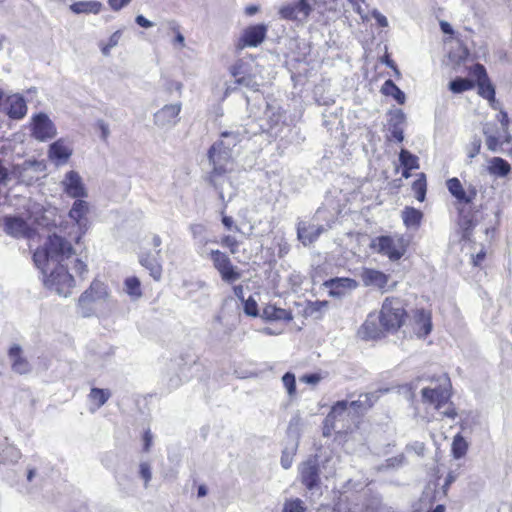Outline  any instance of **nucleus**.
<instances>
[{"label":"nucleus","instance_id":"30","mask_svg":"<svg viewBox=\"0 0 512 512\" xmlns=\"http://www.w3.org/2000/svg\"><path fill=\"white\" fill-rule=\"evenodd\" d=\"M482 132L485 136L487 149L491 152H499L503 142H501L500 131L493 123H486Z\"/></svg>","mask_w":512,"mask_h":512},{"label":"nucleus","instance_id":"58","mask_svg":"<svg viewBox=\"0 0 512 512\" xmlns=\"http://www.w3.org/2000/svg\"><path fill=\"white\" fill-rule=\"evenodd\" d=\"M404 461H405L404 455L400 454V455L388 458L385 461V464L383 465V467H385V468H398V467L403 465Z\"/></svg>","mask_w":512,"mask_h":512},{"label":"nucleus","instance_id":"49","mask_svg":"<svg viewBox=\"0 0 512 512\" xmlns=\"http://www.w3.org/2000/svg\"><path fill=\"white\" fill-rule=\"evenodd\" d=\"M282 383L290 397L296 394V378L292 372H286L282 376Z\"/></svg>","mask_w":512,"mask_h":512},{"label":"nucleus","instance_id":"21","mask_svg":"<svg viewBox=\"0 0 512 512\" xmlns=\"http://www.w3.org/2000/svg\"><path fill=\"white\" fill-rule=\"evenodd\" d=\"M361 279L366 287H374L381 291H385L388 285L390 276L385 274L382 271L372 269V268H363L361 272Z\"/></svg>","mask_w":512,"mask_h":512},{"label":"nucleus","instance_id":"42","mask_svg":"<svg viewBox=\"0 0 512 512\" xmlns=\"http://www.w3.org/2000/svg\"><path fill=\"white\" fill-rule=\"evenodd\" d=\"M473 87L474 83L472 80L462 77H457L449 83V89L456 94L470 90Z\"/></svg>","mask_w":512,"mask_h":512},{"label":"nucleus","instance_id":"13","mask_svg":"<svg viewBox=\"0 0 512 512\" xmlns=\"http://www.w3.org/2000/svg\"><path fill=\"white\" fill-rule=\"evenodd\" d=\"M181 109L180 102L163 106L154 114V124L162 129L174 127L179 122Z\"/></svg>","mask_w":512,"mask_h":512},{"label":"nucleus","instance_id":"31","mask_svg":"<svg viewBox=\"0 0 512 512\" xmlns=\"http://www.w3.org/2000/svg\"><path fill=\"white\" fill-rule=\"evenodd\" d=\"M190 232L192 234V237L195 241V246L197 247V252L200 254V256L204 257L205 252L208 251L206 249V245L209 242V239L206 235V227L203 224H191Z\"/></svg>","mask_w":512,"mask_h":512},{"label":"nucleus","instance_id":"46","mask_svg":"<svg viewBox=\"0 0 512 512\" xmlns=\"http://www.w3.org/2000/svg\"><path fill=\"white\" fill-rule=\"evenodd\" d=\"M412 189L415 192V197L418 201L422 202L426 196V177L424 173H421L412 185Z\"/></svg>","mask_w":512,"mask_h":512},{"label":"nucleus","instance_id":"51","mask_svg":"<svg viewBox=\"0 0 512 512\" xmlns=\"http://www.w3.org/2000/svg\"><path fill=\"white\" fill-rule=\"evenodd\" d=\"M235 83L254 92H257L259 88V84L257 83L255 77L249 73L245 76H241L239 80H235Z\"/></svg>","mask_w":512,"mask_h":512},{"label":"nucleus","instance_id":"8","mask_svg":"<svg viewBox=\"0 0 512 512\" xmlns=\"http://www.w3.org/2000/svg\"><path fill=\"white\" fill-rule=\"evenodd\" d=\"M210 258L213 267L218 271L223 282L232 284L241 278V272L234 266L227 254L220 250H209L205 256Z\"/></svg>","mask_w":512,"mask_h":512},{"label":"nucleus","instance_id":"36","mask_svg":"<svg viewBox=\"0 0 512 512\" xmlns=\"http://www.w3.org/2000/svg\"><path fill=\"white\" fill-rule=\"evenodd\" d=\"M75 14H98L102 9V3L98 1H79L70 6Z\"/></svg>","mask_w":512,"mask_h":512},{"label":"nucleus","instance_id":"24","mask_svg":"<svg viewBox=\"0 0 512 512\" xmlns=\"http://www.w3.org/2000/svg\"><path fill=\"white\" fill-rule=\"evenodd\" d=\"M6 113L11 119H22L27 113V105L24 97L13 94L6 98Z\"/></svg>","mask_w":512,"mask_h":512},{"label":"nucleus","instance_id":"40","mask_svg":"<svg viewBox=\"0 0 512 512\" xmlns=\"http://www.w3.org/2000/svg\"><path fill=\"white\" fill-rule=\"evenodd\" d=\"M298 449V441H292L289 445H287L281 455V466L284 469H289L292 466L294 456Z\"/></svg>","mask_w":512,"mask_h":512},{"label":"nucleus","instance_id":"52","mask_svg":"<svg viewBox=\"0 0 512 512\" xmlns=\"http://www.w3.org/2000/svg\"><path fill=\"white\" fill-rule=\"evenodd\" d=\"M242 302L244 303V312L248 316L256 317L259 315L258 305L254 298L249 297L247 300Z\"/></svg>","mask_w":512,"mask_h":512},{"label":"nucleus","instance_id":"19","mask_svg":"<svg viewBox=\"0 0 512 512\" xmlns=\"http://www.w3.org/2000/svg\"><path fill=\"white\" fill-rule=\"evenodd\" d=\"M446 186L450 194L459 202L464 204L472 203L477 196V190L474 186L464 189L460 180L456 177L450 178L446 182Z\"/></svg>","mask_w":512,"mask_h":512},{"label":"nucleus","instance_id":"33","mask_svg":"<svg viewBox=\"0 0 512 512\" xmlns=\"http://www.w3.org/2000/svg\"><path fill=\"white\" fill-rule=\"evenodd\" d=\"M21 458L18 448L7 443L4 439L0 441V464H14Z\"/></svg>","mask_w":512,"mask_h":512},{"label":"nucleus","instance_id":"22","mask_svg":"<svg viewBox=\"0 0 512 512\" xmlns=\"http://www.w3.org/2000/svg\"><path fill=\"white\" fill-rule=\"evenodd\" d=\"M324 285L329 289V294L337 298L344 296L347 291H352L358 287L356 280L339 277L327 280Z\"/></svg>","mask_w":512,"mask_h":512},{"label":"nucleus","instance_id":"34","mask_svg":"<svg viewBox=\"0 0 512 512\" xmlns=\"http://www.w3.org/2000/svg\"><path fill=\"white\" fill-rule=\"evenodd\" d=\"M261 317L266 320H292V314L290 311L276 307L273 304H268L263 308Z\"/></svg>","mask_w":512,"mask_h":512},{"label":"nucleus","instance_id":"55","mask_svg":"<svg viewBox=\"0 0 512 512\" xmlns=\"http://www.w3.org/2000/svg\"><path fill=\"white\" fill-rule=\"evenodd\" d=\"M354 7V10L360 15L365 21L369 19V10L364 8L362 4H365V0H348Z\"/></svg>","mask_w":512,"mask_h":512},{"label":"nucleus","instance_id":"4","mask_svg":"<svg viewBox=\"0 0 512 512\" xmlns=\"http://www.w3.org/2000/svg\"><path fill=\"white\" fill-rule=\"evenodd\" d=\"M450 388V379L446 374H442L437 379L432 380L429 386L422 388L423 404L440 411L449 402L451 397Z\"/></svg>","mask_w":512,"mask_h":512},{"label":"nucleus","instance_id":"59","mask_svg":"<svg viewBox=\"0 0 512 512\" xmlns=\"http://www.w3.org/2000/svg\"><path fill=\"white\" fill-rule=\"evenodd\" d=\"M221 244L225 247H228L231 253L234 254L237 252L238 242L234 237L230 235L224 236L221 240Z\"/></svg>","mask_w":512,"mask_h":512},{"label":"nucleus","instance_id":"63","mask_svg":"<svg viewBox=\"0 0 512 512\" xmlns=\"http://www.w3.org/2000/svg\"><path fill=\"white\" fill-rule=\"evenodd\" d=\"M497 120L500 122L503 132H507L509 126V117L508 114L501 110L497 115Z\"/></svg>","mask_w":512,"mask_h":512},{"label":"nucleus","instance_id":"3","mask_svg":"<svg viewBox=\"0 0 512 512\" xmlns=\"http://www.w3.org/2000/svg\"><path fill=\"white\" fill-rule=\"evenodd\" d=\"M43 276L45 287L58 295L68 297L76 285V280L69 273V264L47 265L37 267Z\"/></svg>","mask_w":512,"mask_h":512},{"label":"nucleus","instance_id":"15","mask_svg":"<svg viewBox=\"0 0 512 512\" xmlns=\"http://www.w3.org/2000/svg\"><path fill=\"white\" fill-rule=\"evenodd\" d=\"M63 191L71 198L87 197V189L80 174L74 170L67 172L61 181Z\"/></svg>","mask_w":512,"mask_h":512},{"label":"nucleus","instance_id":"32","mask_svg":"<svg viewBox=\"0 0 512 512\" xmlns=\"http://www.w3.org/2000/svg\"><path fill=\"white\" fill-rule=\"evenodd\" d=\"M9 357L12 362V369L16 373L25 374L31 369L29 362L22 357L21 347L14 345L9 349Z\"/></svg>","mask_w":512,"mask_h":512},{"label":"nucleus","instance_id":"41","mask_svg":"<svg viewBox=\"0 0 512 512\" xmlns=\"http://www.w3.org/2000/svg\"><path fill=\"white\" fill-rule=\"evenodd\" d=\"M125 292L133 299H138L142 296L141 284L137 277H128L124 281Z\"/></svg>","mask_w":512,"mask_h":512},{"label":"nucleus","instance_id":"14","mask_svg":"<svg viewBox=\"0 0 512 512\" xmlns=\"http://www.w3.org/2000/svg\"><path fill=\"white\" fill-rule=\"evenodd\" d=\"M264 116L267 122V131L274 137H278L285 124V112L276 103H266Z\"/></svg>","mask_w":512,"mask_h":512},{"label":"nucleus","instance_id":"50","mask_svg":"<svg viewBox=\"0 0 512 512\" xmlns=\"http://www.w3.org/2000/svg\"><path fill=\"white\" fill-rule=\"evenodd\" d=\"M249 64L244 62L243 60H238L235 64H233L230 68L231 75L235 78V80H239L241 76H245L248 74Z\"/></svg>","mask_w":512,"mask_h":512},{"label":"nucleus","instance_id":"29","mask_svg":"<svg viewBox=\"0 0 512 512\" xmlns=\"http://www.w3.org/2000/svg\"><path fill=\"white\" fill-rule=\"evenodd\" d=\"M48 155L57 165L63 164L72 155V148L63 139H59L50 145Z\"/></svg>","mask_w":512,"mask_h":512},{"label":"nucleus","instance_id":"7","mask_svg":"<svg viewBox=\"0 0 512 512\" xmlns=\"http://www.w3.org/2000/svg\"><path fill=\"white\" fill-rule=\"evenodd\" d=\"M108 295L107 286L99 280H94L78 299V309L81 316L90 317L94 313L93 304L105 301Z\"/></svg>","mask_w":512,"mask_h":512},{"label":"nucleus","instance_id":"56","mask_svg":"<svg viewBox=\"0 0 512 512\" xmlns=\"http://www.w3.org/2000/svg\"><path fill=\"white\" fill-rule=\"evenodd\" d=\"M182 88H183V85L179 81H174V80H169V79L165 80L164 89L169 94H171L173 91H176L180 95L182 92Z\"/></svg>","mask_w":512,"mask_h":512},{"label":"nucleus","instance_id":"10","mask_svg":"<svg viewBox=\"0 0 512 512\" xmlns=\"http://www.w3.org/2000/svg\"><path fill=\"white\" fill-rule=\"evenodd\" d=\"M312 10L310 0H294L282 5L278 13L282 19L303 24Z\"/></svg>","mask_w":512,"mask_h":512},{"label":"nucleus","instance_id":"17","mask_svg":"<svg viewBox=\"0 0 512 512\" xmlns=\"http://www.w3.org/2000/svg\"><path fill=\"white\" fill-rule=\"evenodd\" d=\"M386 391L378 390L360 394L357 400L348 401V408L352 414V419L364 415L378 401L380 395Z\"/></svg>","mask_w":512,"mask_h":512},{"label":"nucleus","instance_id":"23","mask_svg":"<svg viewBox=\"0 0 512 512\" xmlns=\"http://www.w3.org/2000/svg\"><path fill=\"white\" fill-rule=\"evenodd\" d=\"M383 331L385 330L379 321V316L369 314L359 330V335L365 340H373L379 338Z\"/></svg>","mask_w":512,"mask_h":512},{"label":"nucleus","instance_id":"48","mask_svg":"<svg viewBox=\"0 0 512 512\" xmlns=\"http://www.w3.org/2000/svg\"><path fill=\"white\" fill-rule=\"evenodd\" d=\"M305 503L299 499L287 500L283 505L282 512H306Z\"/></svg>","mask_w":512,"mask_h":512},{"label":"nucleus","instance_id":"1","mask_svg":"<svg viewBox=\"0 0 512 512\" xmlns=\"http://www.w3.org/2000/svg\"><path fill=\"white\" fill-rule=\"evenodd\" d=\"M247 138V131L243 128L223 131L207 152L210 170L206 179L217 191L219 198L225 202V190H230L227 201L233 197L234 191L229 174L233 170L234 158L239 153L241 142Z\"/></svg>","mask_w":512,"mask_h":512},{"label":"nucleus","instance_id":"26","mask_svg":"<svg viewBox=\"0 0 512 512\" xmlns=\"http://www.w3.org/2000/svg\"><path fill=\"white\" fill-rule=\"evenodd\" d=\"M413 330L418 338H424L430 334L432 330L431 314L424 309L416 310Z\"/></svg>","mask_w":512,"mask_h":512},{"label":"nucleus","instance_id":"62","mask_svg":"<svg viewBox=\"0 0 512 512\" xmlns=\"http://www.w3.org/2000/svg\"><path fill=\"white\" fill-rule=\"evenodd\" d=\"M131 0H108L110 8L114 11H119L127 6Z\"/></svg>","mask_w":512,"mask_h":512},{"label":"nucleus","instance_id":"18","mask_svg":"<svg viewBox=\"0 0 512 512\" xmlns=\"http://www.w3.org/2000/svg\"><path fill=\"white\" fill-rule=\"evenodd\" d=\"M267 34V26L264 24L251 25L243 30L239 38L237 47L244 49L246 47H257L260 45Z\"/></svg>","mask_w":512,"mask_h":512},{"label":"nucleus","instance_id":"27","mask_svg":"<svg viewBox=\"0 0 512 512\" xmlns=\"http://www.w3.org/2000/svg\"><path fill=\"white\" fill-rule=\"evenodd\" d=\"M160 252L161 250L158 249L156 255L142 253L139 256L140 264L149 271L150 276L156 281H159L162 277V266L158 259Z\"/></svg>","mask_w":512,"mask_h":512},{"label":"nucleus","instance_id":"44","mask_svg":"<svg viewBox=\"0 0 512 512\" xmlns=\"http://www.w3.org/2000/svg\"><path fill=\"white\" fill-rule=\"evenodd\" d=\"M303 425L302 417L299 413H295L288 424L287 433L290 437L294 438L293 441H298L300 430Z\"/></svg>","mask_w":512,"mask_h":512},{"label":"nucleus","instance_id":"9","mask_svg":"<svg viewBox=\"0 0 512 512\" xmlns=\"http://www.w3.org/2000/svg\"><path fill=\"white\" fill-rule=\"evenodd\" d=\"M298 472L299 479L307 490L314 491L320 488L321 477L317 457L310 456L303 461L298 467Z\"/></svg>","mask_w":512,"mask_h":512},{"label":"nucleus","instance_id":"60","mask_svg":"<svg viewBox=\"0 0 512 512\" xmlns=\"http://www.w3.org/2000/svg\"><path fill=\"white\" fill-rule=\"evenodd\" d=\"M370 15V12H369ZM371 16L376 20L377 24L380 27H387L388 26V20L387 18L381 14L377 9H373L371 11Z\"/></svg>","mask_w":512,"mask_h":512},{"label":"nucleus","instance_id":"12","mask_svg":"<svg viewBox=\"0 0 512 512\" xmlns=\"http://www.w3.org/2000/svg\"><path fill=\"white\" fill-rule=\"evenodd\" d=\"M349 419L354 421L348 408V401L341 400L332 406L331 411L325 419V424L326 426L330 425L335 430H343L349 427L345 424V422H348Z\"/></svg>","mask_w":512,"mask_h":512},{"label":"nucleus","instance_id":"20","mask_svg":"<svg viewBox=\"0 0 512 512\" xmlns=\"http://www.w3.org/2000/svg\"><path fill=\"white\" fill-rule=\"evenodd\" d=\"M4 231L16 238H29L32 234L30 226L20 217L6 216L4 218Z\"/></svg>","mask_w":512,"mask_h":512},{"label":"nucleus","instance_id":"47","mask_svg":"<svg viewBox=\"0 0 512 512\" xmlns=\"http://www.w3.org/2000/svg\"><path fill=\"white\" fill-rule=\"evenodd\" d=\"M467 448L468 446L465 439L460 435L455 436L452 443V453L454 458H462L466 454Z\"/></svg>","mask_w":512,"mask_h":512},{"label":"nucleus","instance_id":"16","mask_svg":"<svg viewBox=\"0 0 512 512\" xmlns=\"http://www.w3.org/2000/svg\"><path fill=\"white\" fill-rule=\"evenodd\" d=\"M32 135L39 141H46L56 135V127L45 113H38L33 117Z\"/></svg>","mask_w":512,"mask_h":512},{"label":"nucleus","instance_id":"64","mask_svg":"<svg viewBox=\"0 0 512 512\" xmlns=\"http://www.w3.org/2000/svg\"><path fill=\"white\" fill-rule=\"evenodd\" d=\"M153 436L150 430H146L143 435V450L148 452L152 446Z\"/></svg>","mask_w":512,"mask_h":512},{"label":"nucleus","instance_id":"43","mask_svg":"<svg viewBox=\"0 0 512 512\" xmlns=\"http://www.w3.org/2000/svg\"><path fill=\"white\" fill-rule=\"evenodd\" d=\"M399 161L403 168H408L412 170L419 168L418 157L406 149H402L400 151Z\"/></svg>","mask_w":512,"mask_h":512},{"label":"nucleus","instance_id":"2","mask_svg":"<svg viewBox=\"0 0 512 512\" xmlns=\"http://www.w3.org/2000/svg\"><path fill=\"white\" fill-rule=\"evenodd\" d=\"M76 254L70 241L58 234L49 235L44 244L33 254L36 267L47 265L73 264L72 269L83 280L88 273L87 264L79 258L71 259Z\"/></svg>","mask_w":512,"mask_h":512},{"label":"nucleus","instance_id":"35","mask_svg":"<svg viewBox=\"0 0 512 512\" xmlns=\"http://www.w3.org/2000/svg\"><path fill=\"white\" fill-rule=\"evenodd\" d=\"M488 172L497 177H506L511 172V166L505 159L493 157L489 160Z\"/></svg>","mask_w":512,"mask_h":512},{"label":"nucleus","instance_id":"53","mask_svg":"<svg viewBox=\"0 0 512 512\" xmlns=\"http://www.w3.org/2000/svg\"><path fill=\"white\" fill-rule=\"evenodd\" d=\"M481 139L475 136L469 146L467 147V155L470 159L476 157L480 153L481 149Z\"/></svg>","mask_w":512,"mask_h":512},{"label":"nucleus","instance_id":"37","mask_svg":"<svg viewBox=\"0 0 512 512\" xmlns=\"http://www.w3.org/2000/svg\"><path fill=\"white\" fill-rule=\"evenodd\" d=\"M478 94L488 100L491 108L494 110L499 109L500 104L495 99V88L489 79L478 83Z\"/></svg>","mask_w":512,"mask_h":512},{"label":"nucleus","instance_id":"61","mask_svg":"<svg viewBox=\"0 0 512 512\" xmlns=\"http://www.w3.org/2000/svg\"><path fill=\"white\" fill-rule=\"evenodd\" d=\"M300 380L304 383L315 385L321 380V376L317 373L305 374Z\"/></svg>","mask_w":512,"mask_h":512},{"label":"nucleus","instance_id":"38","mask_svg":"<svg viewBox=\"0 0 512 512\" xmlns=\"http://www.w3.org/2000/svg\"><path fill=\"white\" fill-rule=\"evenodd\" d=\"M381 92L386 96H392L400 105L405 102L404 92L391 79L384 82Z\"/></svg>","mask_w":512,"mask_h":512},{"label":"nucleus","instance_id":"54","mask_svg":"<svg viewBox=\"0 0 512 512\" xmlns=\"http://www.w3.org/2000/svg\"><path fill=\"white\" fill-rule=\"evenodd\" d=\"M139 474L141 478L144 480V486L147 487L151 478H152V472H151V466L147 462H142L139 465Z\"/></svg>","mask_w":512,"mask_h":512},{"label":"nucleus","instance_id":"28","mask_svg":"<svg viewBox=\"0 0 512 512\" xmlns=\"http://www.w3.org/2000/svg\"><path fill=\"white\" fill-rule=\"evenodd\" d=\"M111 396L112 393L107 388L92 387L87 396L89 402V411L91 413H95L98 409L107 403Z\"/></svg>","mask_w":512,"mask_h":512},{"label":"nucleus","instance_id":"11","mask_svg":"<svg viewBox=\"0 0 512 512\" xmlns=\"http://www.w3.org/2000/svg\"><path fill=\"white\" fill-rule=\"evenodd\" d=\"M88 213V203L83 199H76L69 211V217L71 220L75 222V225L77 227V232L73 237V240L76 243H79L82 236L87 232L89 228V220L87 217Z\"/></svg>","mask_w":512,"mask_h":512},{"label":"nucleus","instance_id":"57","mask_svg":"<svg viewBox=\"0 0 512 512\" xmlns=\"http://www.w3.org/2000/svg\"><path fill=\"white\" fill-rule=\"evenodd\" d=\"M472 74L477 79V84L482 82V81L488 80L486 69L481 64H476L473 67Z\"/></svg>","mask_w":512,"mask_h":512},{"label":"nucleus","instance_id":"39","mask_svg":"<svg viewBox=\"0 0 512 512\" xmlns=\"http://www.w3.org/2000/svg\"><path fill=\"white\" fill-rule=\"evenodd\" d=\"M402 218L407 227H418L422 219V213L415 208L407 207L402 212Z\"/></svg>","mask_w":512,"mask_h":512},{"label":"nucleus","instance_id":"6","mask_svg":"<svg viewBox=\"0 0 512 512\" xmlns=\"http://www.w3.org/2000/svg\"><path fill=\"white\" fill-rule=\"evenodd\" d=\"M406 317L403 302L399 298L387 297L382 304L379 321L387 332L399 329Z\"/></svg>","mask_w":512,"mask_h":512},{"label":"nucleus","instance_id":"45","mask_svg":"<svg viewBox=\"0 0 512 512\" xmlns=\"http://www.w3.org/2000/svg\"><path fill=\"white\" fill-rule=\"evenodd\" d=\"M122 36V30L115 31L108 39L107 43L100 42L99 47L104 56H109L111 49L116 47L119 44V41Z\"/></svg>","mask_w":512,"mask_h":512},{"label":"nucleus","instance_id":"25","mask_svg":"<svg viewBox=\"0 0 512 512\" xmlns=\"http://www.w3.org/2000/svg\"><path fill=\"white\" fill-rule=\"evenodd\" d=\"M323 231V226L310 225L303 221L297 225V237L304 246L316 241Z\"/></svg>","mask_w":512,"mask_h":512},{"label":"nucleus","instance_id":"5","mask_svg":"<svg viewBox=\"0 0 512 512\" xmlns=\"http://www.w3.org/2000/svg\"><path fill=\"white\" fill-rule=\"evenodd\" d=\"M370 248L391 261H398L406 252L407 242L402 235H381L371 240Z\"/></svg>","mask_w":512,"mask_h":512}]
</instances>
